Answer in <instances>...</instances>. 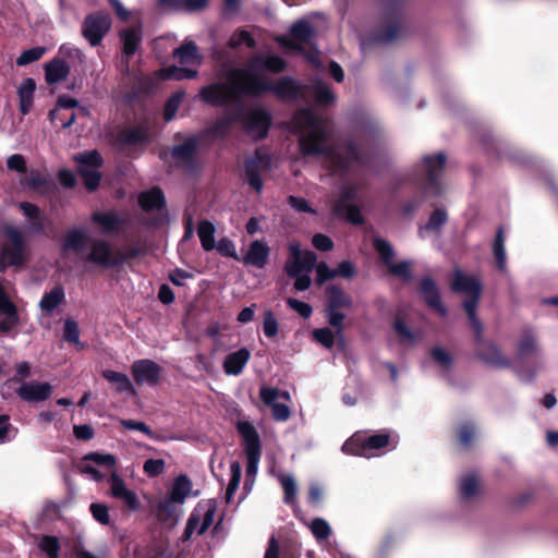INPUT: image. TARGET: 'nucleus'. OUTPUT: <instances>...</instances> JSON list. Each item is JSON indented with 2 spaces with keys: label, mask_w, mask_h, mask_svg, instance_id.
Returning a JSON list of instances; mask_svg holds the SVG:
<instances>
[{
  "label": "nucleus",
  "mask_w": 558,
  "mask_h": 558,
  "mask_svg": "<svg viewBox=\"0 0 558 558\" xmlns=\"http://www.w3.org/2000/svg\"><path fill=\"white\" fill-rule=\"evenodd\" d=\"M90 512L93 518L102 525H107L110 522L109 509L104 504H92Z\"/></svg>",
  "instance_id": "obj_64"
},
{
  "label": "nucleus",
  "mask_w": 558,
  "mask_h": 558,
  "mask_svg": "<svg viewBox=\"0 0 558 558\" xmlns=\"http://www.w3.org/2000/svg\"><path fill=\"white\" fill-rule=\"evenodd\" d=\"M387 268L390 275L400 278L403 281H410L412 279L411 263L408 260H402L397 264L391 263Z\"/></svg>",
  "instance_id": "obj_57"
},
{
  "label": "nucleus",
  "mask_w": 558,
  "mask_h": 558,
  "mask_svg": "<svg viewBox=\"0 0 558 558\" xmlns=\"http://www.w3.org/2000/svg\"><path fill=\"white\" fill-rule=\"evenodd\" d=\"M10 243L2 246L0 253V268L9 266H21L24 262L23 238L19 230L10 228L7 230Z\"/></svg>",
  "instance_id": "obj_13"
},
{
  "label": "nucleus",
  "mask_w": 558,
  "mask_h": 558,
  "mask_svg": "<svg viewBox=\"0 0 558 558\" xmlns=\"http://www.w3.org/2000/svg\"><path fill=\"white\" fill-rule=\"evenodd\" d=\"M201 509V522L199 527L197 530L198 535H203L209 526L214 523L216 508L211 505H209L207 508H199Z\"/></svg>",
  "instance_id": "obj_62"
},
{
  "label": "nucleus",
  "mask_w": 558,
  "mask_h": 558,
  "mask_svg": "<svg viewBox=\"0 0 558 558\" xmlns=\"http://www.w3.org/2000/svg\"><path fill=\"white\" fill-rule=\"evenodd\" d=\"M166 470V462L163 459H148L143 464V471L149 477H156L162 474Z\"/></svg>",
  "instance_id": "obj_61"
},
{
  "label": "nucleus",
  "mask_w": 558,
  "mask_h": 558,
  "mask_svg": "<svg viewBox=\"0 0 558 558\" xmlns=\"http://www.w3.org/2000/svg\"><path fill=\"white\" fill-rule=\"evenodd\" d=\"M336 95L331 88L316 76L315 104H316V157L326 155L331 171L339 175H345L353 165L366 167L369 161L368 155L362 150L352 138H339L328 147L324 146L326 136L324 119L319 108H327L336 102Z\"/></svg>",
  "instance_id": "obj_2"
},
{
  "label": "nucleus",
  "mask_w": 558,
  "mask_h": 558,
  "mask_svg": "<svg viewBox=\"0 0 558 558\" xmlns=\"http://www.w3.org/2000/svg\"><path fill=\"white\" fill-rule=\"evenodd\" d=\"M391 442L389 432H380L367 435L365 432H356L342 445V451L347 454L371 458L377 451L387 448Z\"/></svg>",
  "instance_id": "obj_7"
},
{
  "label": "nucleus",
  "mask_w": 558,
  "mask_h": 558,
  "mask_svg": "<svg viewBox=\"0 0 558 558\" xmlns=\"http://www.w3.org/2000/svg\"><path fill=\"white\" fill-rule=\"evenodd\" d=\"M269 253L270 248L267 244L255 240L250 244L246 254L242 258V263L256 268H264L269 258Z\"/></svg>",
  "instance_id": "obj_28"
},
{
  "label": "nucleus",
  "mask_w": 558,
  "mask_h": 558,
  "mask_svg": "<svg viewBox=\"0 0 558 558\" xmlns=\"http://www.w3.org/2000/svg\"><path fill=\"white\" fill-rule=\"evenodd\" d=\"M355 274L356 268L350 260H342L337 268H330L326 262H316V286H322L337 277L351 279Z\"/></svg>",
  "instance_id": "obj_17"
},
{
  "label": "nucleus",
  "mask_w": 558,
  "mask_h": 558,
  "mask_svg": "<svg viewBox=\"0 0 558 558\" xmlns=\"http://www.w3.org/2000/svg\"><path fill=\"white\" fill-rule=\"evenodd\" d=\"M197 75L196 70L187 69V68H180L177 65H171L165 69H161L158 72V76L161 80H175L181 81L185 78H194Z\"/></svg>",
  "instance_id": "obj_44"
},
{
  "label": "nucleus",
  "mask_w": 558,
  "mask_h": 558,
  "mask_svg": "<svg viewBox=\"0 0 558 558\" xmlns=\"http://www.w3.org/2000/svg\"><path fill=\"white\" fill-rule=\"evenodd\" d=\"M353 300L338 284H328L325 288V317L328 324L336 329V332L341 335L343 330V320L345 318V311L351 310Z\"/></svg>",
  "instance_id": "obj_6"
},
{
  "label": "nucleus",
  "mask_w": 558,
  "mask_h": 558,
  "mask_svg": "<svg viewBox=\"0 0 558 558\" xmlns=\"http://www.w3.org/2000/svg\"><path fill=\"white\" fill-rule=\"evenodd\" d=\"M289 251L290 255L284 265V270L289 277H298L312 270L314 267L313 252L302 251L299 243L290 244Z\"/></svg>",
  "instance_id": "obj_15"
},
{
  "label": "nucleus",
  "mask_w": 558,
  "mask_h": 558,
  "mask_svg": "<svg viewBox=\"0 0 558 558\" xmlns=\"http://www.w3.org/2000/svg\"><path fill=\"white\" fill-rule=\"evenodd\" d=\"M0 315L4 318L0 320V330L11 331L19 324V314L15 304L9 299L4 288L0 284Z\"/></svg>",
  "instance_id": "obj_25"
},
{
  "label": "nucleus",
  "mask_w": 558,
  "mask_h": 558,
  "mask_svg": "<svg viewBox=\"0 0 558 558\" xmlns=\"http://www.w3.org/2000/svg\"><path fill=\"white\" fill-rule=\"evenodd\" d=\"M198 138L196 136H189L183 143L172 147L171 156L177 161L191 163L196 156Z\"/></svg>",
  "instance_id": "obj_31"
},
{
  "label": "nucleus",
  "mask_w": 558,
  "mask_h": 558,
  "mask_svg": "<svg viewBox=\"0 0 558 558\" xmlns=\"http://www.w3.org/2000/svg\"><path fill=\"white\" fill-rule=\"evenodd\" d=\"M70 65L61 58L56 57L45 64V77L49 85L64 81L70 74Z\"/></svg>",
  "instance_id": "obj_30"
},
{
  "label": "nucleus",
  "mask_w": 558,
  "mask_h": 558,
  "mask_svg": "<svg viewBox=\"0 0 558 558\" xmlns=\"http://www.w3.org/2000/svg\"><path fill=\"white\" fill-rule=\"evenodd\" d=\"M374 248L378 253L384 265L388 266L392 263L395 252L391 244L387 240L376 238L374 240Z\"/></svg>",
  "instance_id": "obj_52"
},
{
  "label": "nucleus",
  "mask_w": 558,
  "mask_h": 558,
  "mask_svg": "<svg viewBox=\"0 0 558 558\" xmlns=\"http://www.w3.org/2000/svg\"><path fill=\"white\" fill-rule=\"evenodd\" d=\"M359 189L355 184L345 183L341 186L339 198L335 202L333 206L342 207L347 204H353L357 198Z\"/></svg>",
  "instance_id": "obj_53"
},
{
  "label": "nucleus",
  "mask_w": 558,
  "mask_h": 558,
  "mask_svg": "<svg viewBox=\"0 0 558 558\" xmlns=\"http://www.w3.org/2000/svg\"><path fill=\"white\" fill-rule=\"evenodd\" d=\"M259 397L266 405L271 408L272 415L277 421L283 422L290 417L289 407L278 402L279 398L289 399V393L287 391H280L272 387H262Z\"/></svg>",
  "instance_id": "obj_19"
},
{
  "label": "nucleus",
  "mask_w": 558,
  "mask_h": 558,
  "mask_svg": "<svg viewBox=\"0 0 558 558\" xmlns=\"http://www.w3.org/2000/svg\"><path fill=\"white\" fill-rule=\"evenodd\" d=\"M65 293L61 286H56L51 291L45 293L39 302V307L47 314H51L59 305L64 303Z\"/></svg>",
  "instance_id": "obj_37"
},
{
  "label": "nucleus",
  "mask_w": 558,
  "mask_h": 558,
  "mask_svg": "<svg viewBox=\"0 0 558 558\" xmlns=\"http://www.w3.org/2000/svg\"><path fill=\"white\" fill-rule=\"evenodd\" d=\"M447 156L439 151L423 158L422 173L415 177V184L425 196L438 197L442 193L441 175L444 173Z\"/></svg>",
  "instance_id": "obj_5"
},
{
  "label": "nucleus",
  "mask_w": 558,
  "mask_h": 558,
  "mask_svg": "<svg viewBox=\"0 0 558 558\" xmlns=\"http://www.w3.org/2000/svg\"><path fill=\"white\" fill-rule=\"evenodd\" d=\"M291 131L298 135L303 155L314 154V110L308 107L298 110L291 121Z\"/></svg>",
  "instance_id": "obj_9"
},
{
  "label": "nucleus",
  "mask_w": 558,
  "mask_h": 558,
  "mask_svg": "<svg viewBox=\"0 0 558 558\" xmlns=\"http://www.w3.org/2000/svg\"><path fill=\"white\" fill-rule=\"evenodd\" d=\"M271 124V116L264 108H254L243 117V129L254 140L267 136Z\"/></svg>",
  "instance_id": "obj_14"
},
{
  "label": "nucleus",
  "mask_w": 558,
  "mask_h": 558,
  "mask_svg": "<svg viewBox=\"0 0 558 558\" xmlns=\"http://www.w3.org/2000/svg\"><path fill=\"white\" fill-rule=\"evenodd\" d=\"M251 353L246 348H241L228 354L223 361V371L227 375L238 376L247 364Z\"/></svg>",
  "instance_id": "obj_29"
},
{
  "label": "nucleus",
  "mask_w": 558,
  "mask_h": 558,
  "mask_svg": "<svg viewBox=\"0 0 558 558\" xmlns=\"http://www.w3.org/2000/svg\"><path fill=\"white\" fill-rule=\"evenodd\" d=\"M448 220L447 213L444 209L436 208L429 216L425 226L427 230H437L442 227Z\"/></svg>",
  "instance_id": "obj_63"
},
{
  "label": "nucleus",
  "mask_w": 558,
  "mask_h": 558,
  "mask_svg": "<svg viewBox=\"0 0 558 558\" xmlns=\"http://www.w3.org/2000/svg\"><path fill=\"white\" fill-rule=\"evenodd\" d=\"M52 387L48 383L27 381L17 389L21 399L27 402H40L50 398Z\"/></svg>",
  "instance_id": "obj_24"
},
{
  "label": "nucleus",
  "mask_w": 558,
  "mask_h": 558,
  "mask_svg": "<svg viewBox=\"0 0 558 558\" xmlns=\"http://www.w3.org/2000/svg\"><path fill=\"white\" fill-rule=\"evenodd\" d=\"M312 38L313 28L311 23L301 19L292 24L289 36L278 35L275 37V40L286 49V53L304 54L311 63H314V53L305 51V46L311 44Z\"/></svg>",
  "instance_id": "obj_8"
},
{
  "label": "nucleus",
  "mask_w": 558,
  "mask_h": 558,
  "mask_svg": "<svg viewBox=\"0 0 558 558\" xmlns=\"http://www.w3.org/2000/svg\"><path fill=\"white\" fill-rule=\"evenodd\" d=\"M478 481L473 474H469L461 480L460 493L463 499H470L477 494Z\"/></svg>",
  "instance_id": "obj_56"
},
{
  "label": "nucleus",
  "mask_w": 558,
  "mask_h": 558,
  "mask_svg": "<svg viewBox=\"0 0 558 558\" xmlns=\"http://www.w3.org/2000/svg\"><path fill=\"white\" fill-rule=\"evenodd\" d=\"M418 292L428 307L436 311L442 317L447 315V308L441 302L439 289L432 277H423L421 279Z\"/></svg>",
  "instance_id": "obj_22"
},
{
  "label": "nucleus",
  "mask_w": 558,
  "mask_h": 558,
  "mask_svg": "<svg viewBox=\"0 0 558 558\" xmlns=\"http://www.w3.org/2000/svg\"><path fill=\"white\" fill-rule=\"evenodd\" d=\"M19 207L28 219L29 229L34 232H43L45 229V222L44 218L40 217L39 207L28 202L20 203Z\"/></svg>",
  "instance_id": "obj_40"
},
{
  "label": "nucleus",
  "mask_w": 558,
  "mask_h": 558,
  "mask_svg": "<svg viewBox=\"0 0 558 558\" xmlns=\"http://www.w3.org/2000/svg\"><path fill=\"white\" fill-rule=\"evenodd\" d=\"M271 167V159L269 155L256 150L254 156L248 158L245 162V174L250 186L257 193H262L264 182L262 174L269 171Z\"/></svg>",
  "instance_id": "obj_12"
},
{
  "label": "nucleus",
  "mask_w": 558,
  "mask_h": 558,
  "mask_svg": "<svg viewBox=\"0 0 558 558\" xmlns=\"http://www.w3.org/2000/svg\"><path fill=\"white\" fill-rule=\"evenodd\" d=\"M63 339L70 343H74L80 348L84 344L80 341V328L75 320L66 318L63 327Z\"/></svg>",
  "instance_id": "obj_55"
},
{
  "label": "nucleus",
  "mask_w": 558,
  "mask_h": 558,
  "mask_svg": "<svg viewBox=\"0 0 558 558\" xmlns=\"http://www.w3.org/2000/svg\"><path fill=\"white\" fill-rule=\"evenodd\" d=\"M393 330L402 343H413L416 340L415 333L407 326L404 319L400 316H397L393 322Z\"/></svg>",
  "instance_id": "obj_54"
},
{
  "label": "nucleus",
  "mask_w": 558,
  "mask_h": 558,
  "mask_svg": "<svg viewBox=\"0 0 558 558\" xmlns=\"http://www.w3.org/2000/svg\"><path fill=\"white\" fill-rule=\"evenodd\" d=\"M332 210L336 216L347 219L352 225L359 226L364 222L361 209L354 203L343 205L341 208L338 206H333Z\"/></svg>",
  "instance_id": "obj_43"
},
{
  "label": "nucleus",
  "mask_w": 558,
  "mask_h": 558,
  "mask_svg": "<svg viewBox=\"0 0 558 558\" xmlns=\"http://www.w3.org/2000/svg\"><path fill=\"white\" fill-rule=\"evenodd\" d=\"M46 53L45 47H35L24 50L16 59L19 66H25L32 62L39 60Z\"/></svg>",
  "instance_id": "obj_59"
},
{
  "label": "nucleus",
  "mask_w": 558,
  "mask_h": 558,
  "mask_svg": "<svg viewBox=\"0 0 558 558\" xmlns=\"http://www.w3.org/2000/svg\"><path fill=\"white\" fill-rule=\"evenodd\" d=\"M173 57L183 65H199L202 57L193 41L185 43L173 51Z\"/></svg>",
  "instance_id": "obj_34"
},
{
  "label": "nucleus",
  "mask_w": 558,
  "mask_h": 558,
  "mask_svg": "<svg viewBox=\"0 0 558 558\" xmlns=\"http://www.w3.org/2000/svg\"><path fill=\"white\" fill-rule=\"evenodd\" d=\"M108 483L111 497L123 502L132 511L138 509L140 502L136 494L126 487L124 481L116 472L111 473Z\"/></svg>",
  "instance_id": "obj_21"
},
{
  "label": "nucleus",
  "mask_w": 558,
  "mask_h": 558,
  "mask_svg": "<svg viewBox=\"0 0 558 558\" xmlns=\"http://www.w3.org/2000/svg\"><path fill=\"white\" fill-rule=\"evenodd\" d=\"M92 220L97 223L101 232L106 234L118 232L125 223V219L116 210L95 211L92 216Z\"/></svg>",
  "instance_id": "obj_27"
},
{
  "label": "nucleus",
  "mask_w": 558,
  "mask_h": 558,
  "mask_svg": "<svg viewBox=\"0 0 558 558\" xmlns=\"http://www.w3.org/2000/svg\"><path fill=\"white\" fill-rule=\"evenodd\" d=\"M35 89L36 83L31 77L24 80L17 89L20 110L23 114L28 113L32 108Z\"/></svg>",
  "instance_id": "obj_39"
},
{
  "label": "nucleus",
  "mask_w": 558,
  "mask_h": 558,
  "mask_svg": "<svg viewBox=\"0 0 558 558\" xmlns=\"http://www.w3.org/2000/svg\"><path fill=\"white\" fill-rule=\"evenodd\" d=\"M138 204L143 210H160L166 205V199L162 191L159 187H153L148 191L142 192L138 195Z\"/></svg>",
  "instance_id": "obj_33"
},
{
  "label": "nucleus",
  "mask_w": 558,
  "mask_h": 558,
  "mask_svg": "<svg viewBox=\"0 0 558 558\" xmlns=\"http://www.w3.org/2000/svg\"><path fill=\"white\" fill-rule=\"evenodd\" d=\"M102 376L110 383L116 385L119 392L132 391L134 392L133 385L130 378L120 372L106 369L102 372Z\"/></svg>",
  "instance_id": "obj_46"
},
{
  "label": "nucleus",
  "mask_w": 558,
  "mask_h": 558,
  "mask_svg": "<svg viewBox=\"0 0 558 558\" xmlns=\"http://www.w3.org/2000/svg\"><path fill=\"white\" fill-rule=\"evenodd\" d=\"M197 234L205 251H211L215 247V227L209 221H201L197 228Z\"/></svg>",
  "instance_id": "obj_45"
},
{
  "label": "nucleus",
  "mask_w": 558,
  "mask_h": 558,
  "mask_svg": "<svg viewBox=\"0 0 558 558\" xmlns=\"http://www.w3.org/2000/svg\"><path fill=\"white\" fill-rule=\"evenodd\" d=\"M86 260L105 268H113L121 265V258H119L118 253H114L110 244L105 240H94L92 242L90 252Z\"/></svg>",
  "instance_id": "obj_16"
},
{
  "label": "nucleus",
  "mask_w": 558,
  "mask_h": 558,
  "mask_svg": "<svg viewBox=\"0 0 558 558\" xmlns=\"http://www.w3.org/2000/svg\"><path fill=\"white\" fill-rule=\"evenodd\" d=\"M148 138V128L145 125H137L134 128L125 129L120 132L119 140L124 145H137Z\"/></svg>",
  "instance_id": "obj_41"
},
{
  "label": "nucleus",
  "mask_w": 558,
  "mask_h": 558,
  "mask_svg": "<svg viewBox=\"0 0 558 558\" xmlns=\"http://www.w3.org/2000/svg\"><path fill=\"white\" fill-rule=\"evenodd\" d=\"M209 0H159V5L173 11L195 12L204 10Z\"/></svg>",
  "instance_id": "obj_35"
},
{
  "label": "nucleus",
  "mask_w": 558,
  "mask_h": 558,
  "mask_svg": "<svg viewBox=\"0 0 558 558\" xmlns=\"http://www.w3.org/2000/svg\"><path fill=\"white\" fill-rule=\"evenodd\" d=\"M286 69V61L276 54L257 53L248 59L245 66L231 68L226 72L225 83H213L199 90V98L211 106L235 105L236 108L225 119L214 125L213 131L225 134L232 123L243 116L241 98L243 96L259 97L267 88L265 82L269 78L264 71L280 73Z\"/></svg>",
  "instance_id": "obj_1"
},
{
  "label": "nucleus",
  "mask_w": 558,
  "mask_h": 558,
  "mask_svg": "<svg viewBox=\"0 0 558 558\" xmlns=\"http://www.w3.org/2000/svg\"><path fill=\"white\" fill-rule=\"evenodd\" d=\"M384 25L374 29L363 46L392 44L407 36L409 27L404 14L407 0H379Z\"/></svg>",
  "instance_id": "obj_4"
},
{
  "label": "nucleus",
  "mask_w": 558,
  "mask_h": 558,
  "mask_svg": "<svg viewBox=\"0 0 558 558\" xmlns=\"http://www.w3.org/2000/svg\"><path fill=\"white\" fill-rule=\"evenodd\" d=\"M120 38L123 44V53L126 57L133 56L142 41L141 27H130L121 31Z\"/></svg>",
  "instance_id": "obj_36"
},
{
  "label": "nucleus",
  "mask_w": 558,
  "mask_h": 558,
  "mask_svg": "<svg viewBox=\"0 0 558 558\" xmlns=\"http://www.w3.org/2000/svg\"><path fill=\"white\" fill-rule=\"evenodd\" d=\"M539 347L537 337L530 327H525L522 330V335L517 344L515 360L523 362L526 357L537 355Z\"/></svg>",
  "instance_id": "obj_26"
},
{
  "label": "nucleus",
  "mask_w": 558,
  "mask_h": 558,
  "mask_svg": "<svg viewBox=\"0 0 558 558\" xmlns=\"http://www.w3.org/2000/svg\"><path fill=\"white\" fill-rule=\"evenodd\" d=\"M475 433L474 424L470 422L462 423L457 432L459 445L464 449H470L473 446Z\"/></svg>",
  "instance_id": "obj_47"
},
{
  "label": "nucleus",
  "mask_w": 558,
  "mask_h": 558,
  "mask_svg": "<svg viewBox=\"0 0 558 558\" xmlns=\"http://www.w3.org/2000/svg\"><path fill=\"white\" fill-rule=\"evenodd\" d=\"M111 27V17L104 11L88 14L82 25V34L90 46H98Z\"/></svg>",
  "instance_id": "obj_11"
},
{
  "label": "nucleus",
  "mask_w": 558,
  "mask_h": 558,
  "mask_svg": "<svg viewBox=\"0 0 558 558\" xmlns=\"http://www.w3.org/2000/svg\"><path fill=\"white\" fill-rule=\"evenodd\" d=\"M450 289L454 293L466 295L462 306L468 315L470 327L474 332V341L478 347L476 356L494 367H510L511 361L502 354L498 345L493 341L484 340L483 324L476 314L483 291L481 281L475 276L465 275L462 270L457 269L450 282Z\"/></svg>",
  "instance_id": "obj_3"
},
{
  "label": "nucleus",
  "mask_w": 558,
  "mask_h": 558,
  "mask_svg": "<svg viewBox=\"0 0 558 558\" xmlns=\"http://www.w3.org/2000/svg\"><path fill=\"white\" fill-rule=\"evenodd\" d=\"M86 239L87 234L83 229L71 230L65 236L63 248L80 251L83 247Z\"/></svg>",
  "instance_id": "obj_49"
},
{
  "label": "nucleus",
  "mask_w": 558,
  "mask_h": 558,
  "mask_svg": "<svg viewBox=\"0 0 558 558\" xmlns=\"http://www.w3.org/2000/svg\"><path fill=\"white\" fill-rule=\"evenodd\" d=\"M74 160L77 163V170L81 175L86 172L98 170L102 165V158L97 150H88L74 155Z\"/></svg>",
  "instance_id": "obj_32"
},
{
  "label": "nucleus",
  "mask_w": 558,
  "mask_h": 558,
  "mask_svg": "<svg viewBox=\"0 0 558 558\" xmlns=\"http://www.w3.org/2000/svg\"><path fill=\"white\" fill-rule=\"evenodd\" d=\"M271 474L276 476L278 482L280 483L283 492H284V502L291 506L295 505L296 499V482L292 474L278 472L276 473L275 470H271Z\"/></svg>",
  "instance_id": "obj_38"
},
{
  "label": "nucleus",
  "mask_w": 558,
  "mask_h": 558,
  "mask_svg": "<svg viewBox=\"0 0 558 558\" xmlns=\"http://www.w3.org/2000/svg\"><path fill=\"white\" fill-rule=\"evenodd\" d=\"M263 330L267 338H274L278 335L279 323L271 311H266L263 319Z\"/></svg>",
  "instance_id": "obj_60"
},
{
  "label": "nucleus",
  "mask_w": 558,
  "mask_h": 558,
  "mask_svg": "<svg viewBox=\"0 0 558 558\" xmlns=\"http://www.w3.org/2000/svg\"><path fill=\"white\" fill-rule=\"evenodd\" d=\"M183 98L184 92H177L167 100L163 110V118L166 122L171 121L175 117Z\"/></svg>",
  "instance_id": "obj_58"
},
{
  "label": "nucleus",
  "mask_w": 558,
  "mask_h": 558,
  "mask_svg": "<svg viewBox=\"0 0 558 558\" xmlns=\"http://www.w3.org/2000/svg\"><path fill=\"white\" fill-rule=\"evenodd\" d=\"M241 45H245L248 48H254L256 46L255 39L245 29L234 32L228 40V47L230 48L235 49Z\"/></svg>",
  "instance_id": "obj_51"
},
{
  "label": "nucleus",
  "mask_w": 558,
  "mask_h": 558,
  "mask_svg": "<svg viewBox=\"0 0 558 558\" xmlns=\"http://www.w3.org/2000/svg\"><path fill=\"white\" fill-rule=\"evenodd\" d=\"M192 482L190 478L184 474L179 475L175 477L168 496L158 504V510L160 512H168L171 504H182L190 494Z\"/></svg>",
  "instance_id": "obj_20"
},
{
  "label": "nucleus",
  "mask_w": 558,
  "mask_h": 558,
  "mask_svg": "<svg viewBox=\"0 0 558 558\" xmlns=\"http://www.w3.org/2000/svg\"><path fill=\"white\" fill-rule=\"evenodd\" d=\"M231 477L229 480L227 490H226V501L228 504L231 502L233 494L239 488V484L241 481V465L239 462L234 461L230 465Z\"/></svg>",
  "instance_id": "obj_50"
},
{
  "label": "nucleus",
  "mask_w": 558,
  "mask_h": 558,
  "mask_svg": "<svg viewBox=\"0 0 558 558\" xmlns=\"http://www.w3.org/2000/svg\"><path fill=\"white\" fill-rule=\"evenodd\" d=\"M236 429L244 442V450L247 458L246 473L248 476H255L262 454L259 435L248 421H239Z\"/></svg>",
  "instance_id": "obj_10"
},
{
  "label": "nucleus",
  "mask_w": 558,
  "mask_h": 558,
  "mask_svg": "<svg viewBox=\"0 0 558 558\" xmlns=\"http://www.w3.org/2000/svg\"><path fill=\"white\" fill-rule=\"evenodd\" d=\"M493 253L496 260V266L500 271L506 270L507 255L505 248V231L502 227H498L493 243Z\"/></svg>",
  "instance_id": "obj_42"
},
{
  "label": "nucleus",
  "mask_w": 558,
  "mask_h": 558,
  "mask_svg": "<svg viewBox=\"0 0 558 558\" xmlns=\"http://www.w3.org/2000/svg\"><path fill=\"white\" fill-rule=\"evenodd\" d=\"M38 548L49 558H59L61 546L57 536L44 535L39 539Z\"/></svg>",
  "instance_id": "obj_48"
},
{
  "label": "nucleus",
  "mask_w": 558,
  "mask_h": 558,
  "mask_svg": "<svg viewBox=\"0 0 558 558\" xmlns=\"http://www.w3.org/2000/svg\"><path fill=\"white\" fill-rule=\"evenodd\" d=\"M131 371L137 385L156 386L159 383L161 367L151 360L135 361L132 364Z\"/></svg>",
  "instance_id": "obj_18"
},
{
  "label": "nucleus",
  "mask_w": 558,
  "mask_h": 558,
  "mask_svg": "<svg viewBox=\"0 0 558 558\" xmlns=\"http://www.w3.org/2000/svg\"><path fill=\"white\" fill-rule=\"evenodd\" d=\"M265 85L267 88L263 89V94L271 92L281 100L296 99L303 95L302 87L290 77H283L277 82L269 80Z\"/></svg>",
  "instance_id": "obj_23"
}]
</instances>
